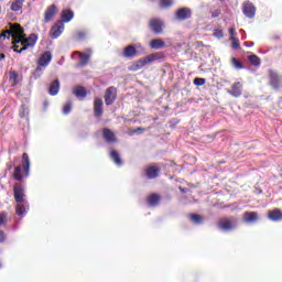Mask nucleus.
<instances>
[{
  "mask_svg": "<svg viewBox=\"0 0 282 282\" xmlns=\"http://www.w3.org/2000/svg\"><path fill=\"white\" fill-rule=\"evenodd\" d=\"M231 63L235 67V69H243V63H241V61L237 59V57H232L231 58Z\"/></svg>",
  "mask_w": 282,
  "mask_h": 282,
  "instance_id": "obj_36",
  "label": "nucleus"
},
{
  "mask_svg": "<svg viewBox=\"0 0 282 282\" xmlns=\"http://www.w3.org/2000/svg\"><path fill=\"white\" fill-rule=\"evenodd\" d=\"M243 45L246 47H254V42H245Z\"/></svg>",
  "mask_w": 282,
  "mask_h": 282,
  "instance_id": "obj_47",
  "label": "nucleus"
},
{
  "mask_svg": "<svg viewBox=\"0 0 282 282\" xmlns=\"http://www.w3.org/2000/svg\"><path fill=\"white\" fill-rule=\"evenodd\" d=\"M30 155L28 153L22 154V166L17 165L13 171V178L15 182H23V177H30Z\"/></svg>",
  "mask_w": 282,
  "mask_h": 282,
  "instance_id": "obj_2",
  "label": "nucleus"
},
{
  "mask_svg": "<svg viewBox=\"0 0 282 282\" xmlns=\"http://www.w3.org/2000/svg\"><path fill=\"white\" fill-rule=\"evenodd\" d=\"M229 34L232 37V36H235V34H237V31H235V29L230 28L229 29Z\"/></svg>",
  "mask_w": 282,
  "mask_h": 282,
  "instance_id": "obj_49",
  "label": "nucleus"
},
{
  "mask_svg": "<svg viewBox=\"0 0 282 282\" xmlns=\"http://www.w3.org/2000/svg\"><path fill=\"white\" fill-rule=\"evenodd\" d=\"M214 36H216V39H224V32L223 31H217L214 33Z\"/></svg>",
  "mask_w": 282,
  "mask_h": 282,
  "instance_id": "obj_45",
  "label": "nucleus"
},
{
  "mask_svg": "<svg viewBox=\"0 0 282 282\" xmlns=\"http://www.w3.org/2000/svg\"><path fill=\"white\" fill-rule=\"evenodd\" d=\"M238 224L235 218H224L218 223V228L223 232H231V230H236Z\"/></svg>",
  "mask_w": 282,
  "mask_h": 282,
  "instance_id": "obj_7",
  "label": "nucleus"
},
{
  "mask_svg": "<svg viewBox=\"0 0 282 282\" xmlns=\"http://www.w3.org/2000/svg\"><path fill=\"white\" fill-rule=\"evenodd\" d=\"M242 12L247 19H254V15L257 14V8L252 2L247 1L243 3Z\"/></svg>",
  "mask_w": 282,
  "mask_h": 282,
  "instance_id": "obj_11",
  "label": "nucleus"
},
{
  "mask_svg": "<svg viewBox=\"0 0 282 282\" xmlns=\"http://www.w3.org/2000/svg\"><path fill=\"white\" fill-rule=\"evenodd\" d=\"M217 17H219V11L215 10V11L212 13V19H217Z\"/></svg>",
  "mask_w": 282,
  "mask_h": 282,
  "instance_id": "obj_48",
  "label": "nucleus"
},
{
  "mask_svg": "<svg viewBox=\"0 0 282 282\" xmlns=\"http://www.w3.org/2000/svg\"><path fill=\"white\" fill-rule=\"evenodd\" d=\"M23 3H25V0H13V2L11 3L12 12H19V10H22Z\"/></svg>",
  "mask_w": 282,
  "mask_h": 282,
  "instance_id": "obj_31",
  "label": "nucleus"
},
{
  "mask_svg": "<svg viewBox=\"0 0 282 282\" xmlns=\"http://www.w3.org/2000/svg\"><path fill=\"white\" fill-rule=\"evenodd\" d=\"M151 50H164L166 47V42L162 39H152L149 43Z\"/></svg>",
  "mask_w": 282,
  "mask_h": 282,
  "instance_id": "obj_24",
  "label": "nucleus"
},
{
  "mask_svg": "<svg viewBox=\"0 0 282 282\" xmlns=\"http://www.w3.org/2000/svg\"><path fill=\"white\" fill-rule=\"evenodd\" d=\"M29 210H30V202L17 203L15 215H18V217H25Z\"/></svg>",
  "mask_w": 282,
  "mask_h": 282,
  "instance_id": "obj_15",
  "label": "nucleus"
},
{
  "mask_svg": "<svg viewBox=\"0 0 282 282\" xmlns=\"http://www.w3.org/2000/svg\"><path fill=\"white\" fill-rule=\"evenodd\" d=\"M149 28L153 34H162L164 32V22L158 18H153L149 22Z\"/></svg>",
  "mask_w": 282,
  "mask_h": 282,
  "instance_id": "obj_9",
  "label": "nucleus"
},
{
  "mask_svg": "<svg viewBox=\"0 0 282 282\" xmlns=\"http://www.w3.org/2000/svg\"><path fill=\"white\" fill-rule=\"evenodd\" d=\"M44 107H47V102H44Z\"/></svg>",
  "mask_w": 282,
  "mask_h": 282,
  "instance_id": "obj_55",
  "label": "nucleus"
},
{
  "mask_svg": "<svg viewBox=\"0 0 282 282\" xmlns=\"http://www.w3.org/2000/svg\"><path fill=\"white\" fill-rule=\"evenodd\" d=\"M144 131V128H137L134 130V133H142Z\"/></svg>",
  "mask_w": 282,
  "mask_h": 282,
  "instance_id": "obj_51",
  "label": "nucleus"
},
{
  "mask_svg": "<svg viewBox=\"0 0 282 282\" xmlns=\"http://www.w3.org/2000/svg\"><path fill=\"white\" fill-rule=\"evenodd\" d=\"M161 8H171V0H161Z\"/></svg>",
  "mask_w": 282,
  "mask_h": 282,
  "instance_id": "obj_43",
  "label": "nucleus"
},
{
  "mask_svg": "<svg viewBox=\"0 0 282 282\" xmlns=\"http://www.w3.org/2000/svg\"><path fill=\"white\" fill-rule=\"evenodd\" d=\"M75 54L79 56V67H85L89 63V58H91V55L79 51L75 52Z\"/></svg>",
  "mask_w": 282,
  "mask_h": 282,
  "instance_id": "obj_28",
  "label": "nucleus"
},
{
  "mask_svg": "<svg viewBox=\"0 0 282 282\" xmlns=\"http://www.w3.org/2000/svg\"><path fill=\"white\" fill-rule=\"evenodd\" d=\"M175 17H176L177 21H186V20L191 19V17H193V11L186 7L180 8L175 12Z\"/></svg>",
  "mask_w": 282,
  "mask_h": 282,
  "instance_id": "obj_12",
  "label": "nucleus"
},
{
  "mask_svg": "<svg viewBox=\"0 0 282 282\" xmlns=\"http://www.w3.org/2000/svg\"><path fill=\"white\" fill-rule=\"evenodd\" d=\"M248 61L251 65H254V67H259L261 65V58L256 54L249 55Z\"/></svg>",
  "mask_w": 282,
  "mask_h": 282,
  "instance_id": "obj_32",
  "label": "nucleus"
},
{
  "mask_svg": "<svg viewBox=\"0 0 282 282\" xmlns=\"http://www.w3.org/2000/svg\"><path fill=\"white\" fill-rule=\"evenodd\" d=\"M0 268H3V264H1V262H0Z\"/></svg>",
  "mask_w": 282,
  "mask_h": 282,
  "instance_id": "obj_56",
  "label": "nucleus"
},
{
  "mask_svg": "<svg viewBox=\"0 0 282 282\" xmlns=\"http://www.w3.org/2000/svg\"><path fill=\"white\" fill-rule=\"evenodd\" d=\"M258 193H259V195H261V193H263V191H261V189H258Z\"/></svg>",
  "mask_w": 282,
  "mask_h": 282,
  "instance_id": "obj_54",
  "label": "nucleus"
},
{
  "mask_svg": "<svg viewBox=\"0 0 282 282\" xmlns=\"http://www.w3.org/2000/svg\"><path fill=\"white\" fill-rule=\"evenodd\" d=\"M50 63H52V52L46 51L40 56L36 68L31 73V80H39Z\"/></svg>",
  "mask_w": 282,
  "mask_h": 282,
  "instance_id": "obj_1",
  "label": "nucleus"
},
{
  "mask_svg": "<svg viewBox=\"0 0 282 282\" xmlns=\"http://www.w3.org/2000/svg\"><path fill=\"white\" fill-rule=\"evenodd\" d=\"M242 219L246 224H257L259 221V214L257 212H246Z\"/></svg>",
  "mask_w": 282,
  "mask_h": 282,
  "instance_id": "obj_20",
  "label": "nucleus"
},
{
  "mask_svg": "<svg viewBox=\"0 0 282 282\" xmlns=\"http://www.w3.org/2000/svg\"><path fill=\"white\" fill-rule=\"evenodd\" d=\"M189 219L195 226H202L204 224V217L199 214H189Z\"/></svg>",
  "mask_w": 282,
  "mask_h": 282,
  "instance_id": "obj_29",
  "label": "nucleus"
},
{
  "mask_svg": "<svg viewBox=\"0 0 282 282\" xmlns=\"http://www.w3.org/2000/svg\"><path fill=\"white\" fill-rule=\"evenodd\" d=\"M116 98H118V90L116 89V87H108L104 96L106 106L111 107V105L116 102Z\"/></svg>",
  "mask_w": 282,
  "mask_h": 282,
  "instance_id": "obj_8",
  "label": "nucleus"
},
{
  "mask_svg": "<svg viewBox=\"0 0 282 282\" xmlns=\"http://www.w3.org/2000/svg\"><path fill=\"white\" fill-rule=\"evenodd\" d=\"M0 39H7L8 41H10V36H8L6 34V32H3L1 35H0Z\"/></svg>",
  "mask_w": 282,
  "mask_h": 282,
  "instance_id": "obj_50",
  "label": "nucleus"
},
{
  "mask_svg": "<svg viewBox=\"0 0 282 282\" xmlns=\"http://www.w3.org/2000/svg\"><path fill=\"white\" fill-rule=\"evenodd\" d=\"M75 37L77 41H85V39H87V31H77Z\"/></svg>",
  "mask_w": 282,
  "mask_h": 282,
  "instance_id": "obj_37",
  "label": "nucleus"
},
{
  "mask_svg": "<svg viewBox=\"0 0 282 282\" xmlns=\"http://www.w3.org/2000/svg\"><path fill=\"white\" fill-rule=\"evenodd\" d=\"M9 80L12 84V87H17V80H19V73L12 70L9 73Z\"/></svg>",
  "mask_w": 282,
  "mask_h": 282,
  "instance_id": "obj_34",
  "label": "nucleus"
},
{
  "mask_svg": "<svg viewBox=\"0 0 282 282\" xmlns=\"http://www.w3.org/2000/svg\"><path fill=\"white\" fill-rule=\"evenodd\" d=\"M39 41V35H36L35 33L30 34L29 37L22 39L21 45H26V47H34V45H36V42Z\"/></svg>",
  "mask_w": 282,
  "mask_h": 282,
  "instance_id": "obj_26",
  "label": "nucleus"
},
{
  "mask_svg": "<svg viewBox=\"0 0 282 282\" xmlns=\"http://www.w3.org/2000/svg\"><path fill=\"white\" fill-rule=\"evenodd\" d=\"M110 158L117 166H122V159L120 158V153H118V151L112 150L110 152Z\"/></svg>",
  "mask_w": 282,
  "mask_h": 282,
  "instance_id": "obj_30",
  "label": "nucleus"
},
{
  "mask_svg": "<svg viewBox=\"0 0 282 282\" xmlns=\"http://www.w3.org/2000/svg\"><path fill=\"white\" fill-rule=\"evenodd\" d=\"M58 91H61V80L56 78L50 84L48 94L50 96H58Z\"/></svg>",
  "mask_w": 282,
  "mask_h": 282,
  "instance_id": "obj_25",
  "label": "nucleus"
},
{
  "mask_svg": "<svg viewBox=\"0 0 282 282\" xmlns=\"http://www.w3.org/2000/svg\"><path fill=\"white\" fill-rule=\"evenodd\" d=\"M19 116L20 118H28L30 116V108L25 104H22L20 107Z\"/></svg>",
  "mask_w": 282,
  "mask_h": 282,
  "instance_id": "obj_33",
  "label": "nucleus"
},
{
  "mask_svg": "<svg viewBox=\"0 0 282 282\" xmlns=\"http://www.w3.org/2000/svg\"><path fill=\"white\" fill-rule=\"evenodd\" d=\"M4 34H7V36H12V40L14 39V32H13V29H12V24H10V29L4 31Z\"/></svg>",
  "mask_w": 282,
  "mask_h": 282,
  "instance_id": "obj_42",
  "label": "nucleus"
},
{
  "mask_svg": "<svg viewBox=\"0 0 282 282\" xmlns=\"http://www.w3.org/2000/svg\"><path fill=\"white\" fill-rule=\"evenodd\" d=\"M13 197L15 204L28 202V198H25V185H23V183H15L13 185Z\"/></svg>",
  "mask_w": 282,
  "mask_h": 282,
  "instance_id": "obj_4",
  "label": "nucleus"
},
{
  "mask_svg": "<svg viewBox=\"0 0 282 282\" xmlns=\"http://www.w3.org/2000/svg\"><path fill=\"white\" fill-rule=\"evenodd\" d=\"M105 102L102 101L101 98H95L94 101V115L95 118H101L102 113H104V107Z\"/></svg>",
  "mask_w": 282,
  "mask_h": 282,
  "instance_id": "obj_18",
  "label": "nucleus"
},
{
  "mask_svg": "<svg viewBox=\"0 0 282 282\" xmlns=\"http://www.w3.org/2000/svg\"><path fill=\"white\" fill-rule=\"evenodd\" d=\"M73 94L79 100H85V98H87V88H85L84 86H75L73 88Z\"/></svg>",
  "mask_w": 282,
  "mask_h": 282,
  "instance_id": "obj_22",
  "label": "nucleus"
},
{
  "mask_svg": "<svg viewBox=\"0 0 282 282\" xmlns=\"http://www.w3.org/2000/svg\"><path fill=\"white\" fill-rule=\"evenodd\" d=\"M14 45V48H13V52H15V54H23V52H25L28 50V44H22L23 47L19 50V45L17 44H13Z\"/></svg>",
  "mask_w": 282,
  "mask_h": 282,
  "instance_id": "obj_38",
  "label": "nucleus"
},
{
  "mask_svg": "<svg viewBox=\"0 0 282 282\" xmlns=\"http://www.w3.org/2000/svg\"><path fill=\"white\" fill-rule=\"evenodd\" d=\"M7 219H8V213L1 212L0 213V226H3V224H6V221H7Z\"/></svg>",
  "mask_w": 282,
  "mask_h": 282,
  "instance_id": "obj_41",
  "label": "nucleus"
},
{
  "mask_svg": "<svg viewBox=\"0 0 282 282\" xmlns=\"http://www.w3.org/2000/svg\"><path fill=\"white\" fill-rule=\"evenodd\" d=\"M56 12H58V8L56 4H51L47 7L45 13H44V23H50L54 17H56Z\"/></svg>",
  "mask_w": 282,
  "mask_h": 282,
  "instance_id": "obj_16",
  "label": "nucleus"
},
{
  "mask_svg": "<svg viewBox=\"0 0 282 282\" xmlns=\"http://www.w3.org/2000/svg\"><path fill=\"white\" fill-rule=\"evenodd\" d=\"M102 138L107 144H116L118 142V139L116 138V133L111 131L109 128H104L102 131Z\"/></svg>",
  "mask_w": 282,
  "mask_h": 282,
  "instance_id": "obj_14",
  "label": "nucleus"
},
{
  "mask_svg": "<svg viewBox=\"0 0 282 282\" xmlns=\"http://www.w3.org/2000/svg\"><path fill=\"white\" fill-rule=\"evenodd\" d=\"M72 100H68L64 107H63V113L64 116H69V113H72Z\"/></svg>",
  "mask_w": 282,
  "mask_h": 282,
  "instance_id": "obj_35",
  "label": "nucleus"
},
{
  "mask_svg": "<svg viewBox=\"0 0 282 282\" xmlns=\"http://www.w3.org/2000/svg\"><path fill=\"white\" fill-rule=\"evenodd\" d=\"M11 28L13 30L12 44L19 45V43H22V39H25V29L18 23H11Z\"/></svg>",
  "mask_w": 282,
  "mask_h": 282,
  "instance_id": "obj_6",
  "label": "nucleus"
},
{
  "mask_svg": "<svg viewBox=\"0 0 282 282\" xmlns=\"http://www.w3.org/2000/svg\"><path fill=\"white\" fill-rule=\"evenodd\" d=\"M194 85H196V87H202L203 85H206V78H202V77L194 78Z\"/></svg>",
  "mask_w": 282,
  "mask_h": 282,
  "instance_id": "obj_40",
  "label": "nucleus"
},
{
  "mask_svg": "<svg viewBox=\"0 0 282 282\" xmlns=\"http://www.w3.org/2000/svg\"><path fill=\"white\" fill-rule=\"evenodd\" d=\"M268 217H269L270 221H282V212H281V209L275 208L268 213Z\"/></svg>",
  "mask_w": 282,
  "mask_h": 282,
  "instance_id": "obj_27",
  "label": "nucleus"
},
{
  "mask_svg": "<svg viewBox=\"0 0 282 282\" xmlns=\"http://www.w3.org/2000/svg\"><path fill=\"white\" fill-rule=\"evenodd\" d=\"M269 85L274 91L281 89V77H279V74L272 69H269Z\"/></svg>",
  "mask_w": 282,
  "mask_h": 282,
  "instance_id": "obj_10",
  "label": "nucleus"
},
{
  "mask_svg": "<svg viewBox=\"0 0 282 282\" xmlns=\"http://www.w3.org/2000/svg\"><path fill=\"white\" fill-rule=\"evenodd\" d=\"M228 94L234 96V98H239L241 94H243V85L240 82L234 83L231 90H228Z\"/></svg>",
  "mask_w": 282,
  "mask_h": 282,
  "instance_id": "obj_17",
  "label": "nucleus"
},
{
  "mask_svg": "<svg viewBox=\"0 0 282 282\" xmlns=\"http://www.w3.org/2000/svg\"><path fill=\"white\" fill-rule=\"evenodd\" d=\"M230 40L232 41V44H231L232 50L241 48V44L239 43L238 39H236L235 36H231Z\"/></svg>",
  "mask_w": 282,
  "mask_h": 282,
  "instance_id": "obj_39",
  "label": "nucleus"
},
{
  "mask_svg": "<svg viewBox=\"0 0 282 282\" xmlns=\"http://www.w3.org/2000/svg\"><path fill=\"white\" fill-rule=\"evenodd\" d=\"M65 32V24L59 20L51 28V39H58Z\"/></svg>",
  "mask_w": 282,
  "mask_h": 282,
  "instance_id": "obj_13",
  "label": "nucleus"
},
{
  "mask_svg": "<svg viewBox=\"0 0 282 282\" xmlns=\"http://www.w3.org/2000/svg\"><path fill=\"white\" fill-rule=\"evenodd\" d=\"M13 166H14V163H12V161H9L7 163L6 173H8V171H12Z\"/></svg>",
  "mask_w": 282,
  "mask_h": 282,
  "instance_id": "obj_44",
  "label": "nucleus"
},
{
  "mask_svg": "<svg viewBox=\"0 0 282 282\" xmlns=\"http://www.w3.org/2000/svg\"><path fill=\"white\" fill-rule=\"evenodd\" d=\"M6 58V54L0 53V61H3Z\"/></svg>",
  "mask_w": 282,
  "mask_h": 282,
  "instance_id": "obj_52",
  "label": "nucleus"
},
{
  "mask_svg": "<svg viewBox=\"0 0 282 282\" xmlns=\"http://www.w3.org/2000/svg\"><path fill=\"white\" fill-rule=\"evenodd\" d=\"M181 193H186L185 188L180 187Z\"/></svg>",
  "mask_w": 282,
  "mask_h": 282,
  "instance_id": "obj_53",
  "label": "nucleus"
},
{
  "mask_svg": "<svg viewBox=\"0 0 282 282\" xmlns=\"http://www.w3.org/2000/svg\"><path fill=\"white\" fill-rule=\"evenodd\" d=\"M61 19L62 20L58 21L62 22L63 24L69 23V21L74 19V12L72 11V9H63L61 13Z\"/></svg>",
  "mask_w": 282,
  "mask_h": 282,
  "instance_id": "obj_23",
  "label": "nucleus"
},
{
  "mask_svg": "<svg viewBox=\"0 0 282 282\" xmlns=\"http://www.w3.org/2000/svg\"><path fill=\"white\" fill-rule=\"evenodd\" d=\"M147 202L150 208H155V206H158L160 202H162V196H160V194L158 193H153L150 196H148Z\"/></svg>",
  "mask_w": 282,
  "mask_h": 282,
  "instance_id": "obj_21",
  "label": "nucleus"
},
{
  "mask_svg": "<svg viewBox=\"0 0 282 282\" xmlns=\"http://www.w3.org/2000/svg\"><path fill=\"white\" fill-rule=\"evenodd\" d=\"M3 241H6V232L0 230V243H3Z\"/></svg>",
  "mask_w": 282,
  "mask_h": 282,
  "instance_id": "obj_46",
  "label": "nucleus"
},
{
  "mask_svg": "<svg viewBox=\"0 0 282 282\" xmlns=\"http://www.w3.org/2000/svg\"><path fill=\"white\" fill-rule=\"evenodd\" d=\"M138 50L144 52V46H142L141 43L130 44L123 48L122 55L124 58H135V56H138Z\"/></svg>",
  "mask_w": 282,
  "mask_h": 282,
  "instance_id": "obj_5",
  "label": "nucleus"
},
{
  "mask_svg": "<svg viewBox=\"0 0 282 282\" xmlns=\"http://www.w3.org/2000/svg\"><path fill=\"white\" fill-rule=\"evenodd\" d=\"M145 175L148 180H155L156 177H160V167L155 165H150L145 169Z\"/></svg>",
  "mask_w": 282,
  "mask_h": 282,
  "instance_id": "obj_19",
  "label": "nucleus"
},
{
  "mask_svg": "<svg viewBox=\"0 0 282 282\" xmlns=\"http://www.w3.org/2000/svg\"><path fill=\"white\" fill-rule=\"evenodd\" d=\"M162 58H166V54L164 52H155L151 53L143 58H140L135 62V68L142 69L145 65H151V63H155V61H162Z\"/></svg>",
  "mask_w": 282,
  "mask_h": 282,
  "instance_id": "obj_3",
  "label": "nucleus"
}]
</instances>
